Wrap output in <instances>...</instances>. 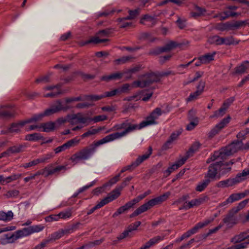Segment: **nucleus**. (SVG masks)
Masks as SVG:
<instances>
[{
	"instance_id": "1",
	"label": "nucleus",
	"mask_w": 249,
	"mask_h": 249,
	"mask_svg": "<svg viewBox=\"0 0 249 249\" xmlns=\"http://www.w3.org/2000/svg\"><path fill=\"white\" fill-rule=\"evenodd\" d=\"M115 129L124 130L121 132H115L114 133L106 136L105 138L107 142L114 140L120 139L125 136L127 134L130 133L135 130L140 129V124H137L135 123V120L129 119L125 120L123 123L115 125Z\"/></svg>"
},
{
	"instance_id": "2",
	"label": "nucleus",
	"mask_w": 249,
	"mask_h": 249,
	"mask_svg": "<svg viewBox=\"0 0 249 249\" xmlns=\"http://www.w3.org/2000/svg\"><path fill=\"white\" fill-rule=\"evenodd\" d=\"M107 142V141L104 137L96 142H94L89 146L85 147L76 152L71 157L70 160L74 164L78 163L81 160H88L95 153L97 147Z\"/></svg>"
},
{
	"instance_id": "3",
	"label": "nucleus",
	"mask_w": 249,
	"mask_h": 249,
	"mask_svg": "<svg viewBox=\"0 0 249 249\" xmlns=\"http://www.w3.org/2000/svg\"><path fill=\"white\" fill-rule=\"evenodd\" d=\"M242 146V141L239 140L235 141L231 143L228 146L222 149L220 151L214 152L211 157L207 160L206 162L209 163L211 161L216 160L226 159L228 156L233 154L238 150H243Z\"/></svg>"
},
{
	"instance_id": "4",
	"label": "nucleus",
	"mask_w": 249,
	"mask_h": 249,
	"mask_svg": "<svg viewBox=\"0 0 249 249\" xmlns=\"http://www.w3.org/2000/svg\"><path fill=\"white\" fill-rule=\"evenodd\" d=\"M171 195V193L167 192L162 195L151 199L148 201L147 202L144 203L136 209L134 212L132 213L130 215V218L134 217L139 214L147 211L150 209L152 207L155 205L161 203L162 202L166 200Z\"/></svg>"
},
{
	"instance_id": "5",
	"label": "nucleus",
	"mask_w": 249,
	"mask_h": 249,
	"mask_svg": "<svg viewBox=\"0 0 249 249\" xmlns=\"http://www.w3.org/2000/svg\"><path fill=\"white\" fill-rule=\"evenodd\" d=\"M139 78L140 80L135 81L133 83V85L135 87L143 88L160 81L158 72L146 73L140 76Z\"/></svg>"
},
{
	"instance_id": "6",
	"label": "nucleus",
	"mask_w": 249,
	"mask_h": 249,
	"mask_svg": "<svg viewBox=\"0 0 249 249\" xmlns=\"http://www.w3.org/2000/svg\"><path fill=\"white\" fill-rule=\"evenodd\" d=\"M114 32V29L112 28H106L104 30H100L97 33L98 36H94L92 37L90 39L85 42L83 45H86L91 43L97 44L107 42L109 41V39L106 38L100 39L99 37H108L111 34H113Z\"/></svg>"
},
{
	"instance_id": "7",
	"label": "nucleus",
	"mask_w": 249,
	"mask_h": 249,
	"mask_svg": "<svg viewBox=\"0 0 249 249\" xmlns=\"http://www.w3.org/2000/svg\"><path fill=\"white\" fill-rule=\"evenodd\" d=\"M247 23L246 20H238L232 22L228 21L225 23H218L216 25V28L220 31L234 30L245 26Z\"/></svg>"
},
{
	"instance_id": "8",
	"label": "nucleus",
	"mask_w": 249,
	"mask_h": 249,
	"mask_svg": "<svg viewBox=\"0 0 249 249\" xmlns=\"http://www.w3.org/2000/svg\"><path fill=\"white\" fill-rule=\"evenodd\" d=\"M44 227L41 225H33L27 228H23L22 230L16 231L17 237L16 238H20L23 237L28 236L35 232H38L42 231Z\"/></svg>"
},
{
	"instance_id": "9",
	"label": "nucleus",
	"mask_w": 249,
	"mask_h": 249,
	"mask_svg": "<svg viewBox=\"0 0 249 249\" xmlns=\"http://www.w3.org/2000/svg\"><path fill=\"white\" fill-rule=\"evenodd\" d=\"M179 45L177 42L171 41L162 47H157L150 50L148 54L151 55H158L164 52H168Z\"/></svg>"
},
{
	"instance_id": "10",
	"label": "nucleus",
	"mask_w": 249,
	"mask_h": 249,
	"mask_svg": "<svg viewBox=\"0 0 249 249\" xmlns=\"http://www.w3.org/2000/svg\"><path fill=\"white\" fill-rule=\"evenodd\" d=\"M71 107L69 106H63L60 100L56 101V104L52 106L50 108L46 109L43 113L44 116H49L61 111H66Z\"/></svg>"
},
{
	"instance_id": "11",
	"label": "nucleus",
	"mask_w": 249,
	"mask_h": 249,
	"mask_svg": "<svg viewBox=\"0 0 249 249\" xmlns=\"http://www.w3.org/2000/svg\"><path fill=\"white\" fill-rule=\"evenodd\" d=\"M209 199V198L207 196H204L197 199H193L189 202L186 201L182 207L179 208V210H188L194 206H198L203 203L207 201Z\"/></svg>"
},
{
	"instance_id": "12",
	"label": "nucleus",
	"mask_w": 249,
	"mask_h": 249,
	"mask_svg": "<svg viewBox=\"0 0 249 249\" xmlns=\"http://www.w3.org/2000/svg\"><path fill=\"white\" fill-rule=\"evenodd\" d=\"M216 162L218 166H219L218 168L219 172L218 179H219L221 176H223L229 172L231 170V166L234 163L232 160L229 162L219 160V161H216Z\"/></svg>"
},
{
	"instance_id": "13",
	"label": "nucleus",
	"mask_w": 249,
	"mask_h": 249,
	"mask_svg": "<svg viewBox=\"0 0 249 249\" xmlns=\"http://www.w3.org/2000/svg\"><path fill=\"white\" fill-rule=\"evenodd\" d=\"M15 110L10 105H1L0 107V118H9L14 116Z\"/></svg>"
},
{
	"instance_id": "14",
	"label": "nucleus",
	"mask_w": 249,
	"mask_h": 249,
	"mask_svg": "<svg viewBox=\"0 0 249 249\" xmlns=\"http://www.w3.org/2000/svg\"><path fill=\"white\" fill-rule=\"evenodd\" d=\"M219 167L216 162L210 164L208 168L207 174L205 176V178L210 179L211 181L216 179V178H218V176L217 174H219L218 169Z\"/></svg>"
},
{
	"instance_id": "15",
	"label": "nucleus",
	"mask_w": 249,
	"mask_h": 249,
	"mask_svg": "<svg viewBox=\"0 0 249 249\" xmlns=\"http://www.w3.org/2000/svg\"><path fill=\"white\" fill-rule=\"evenodd\" d=\"M122 189H122L119 186L117 187L109 194V195L107 197L102 200L103 203L105 205L109 202L118 198L120 196L121 194L120 192Z\"/></svg>"
},
{
	"instance_id": "16",
	"label": "nucleus",
	"mask_w": 249,
	"mask_h": 249,
	"mask_svg": "<svg viewBox=\"0 0 249 249\" xmlns=\"http://www.w3.org/2000/svg\"><path fill=\"white\" fill-rule=\"evenodd\" d=\"M68 118H71V119L74 120L77 119V122L83 124H86V125H88L89 123L91 122V118L88 117H83L81 114L77 113L73 115H67Z\"/></svg>"
},
{
	"instance_id": "17",
	"label": "nucleus",
	"mask_w": 249,
	"mask_h": 249,
	"mask_svg": "<svg viewBox=\"0 0 249 249\" xmlns=\"http://www.w3.org/2000/svg\"><path fill=\"white\" fill-rule=\"evenodd\" d=\"M185 161V159L181 158L180 159L178 160L172 166L169 167L168 169L164 171V174L166 175V176H169L174 171L178 169L179 167L183 165Z\"/></svg>"
},
{
	"instance_id": "18",
	"label": "nucleus",
	"mask_w": 249,
	"mask_h": 249,
	"mask_svg": "<svg viewBox=\"0 0 249 249\" xmlns=\"http://www.w3.org/2000/svg\"><path fill=\"white\" fill-rule=\"evenodd\" d=\"M234 214L231 213V210L229 213L223 219V222L226 224L228 228H231L237 223L236 219L234 216Z\"/></svg>"
},
{
	"instance_id": "19",
	"label": "nucleus",
	"mask_w": 249,
	"mask_h": 249,
	"mask_svg": "<svg viewBox=\"0 0 249 249\" xmlns=\"http://www.w3.org/2000/svg\"><path fill=\"white\" fill-rule=\"evenodd\" d=\"M134 206V205L131 200L127 202L124 206L119 207L113 214L112 217H115L122 213L127 212L130 209L133 208Z\"/></svg>"
},
{
	"instance_id": "20",
	"label": "nucleus",
	"mask_w": 249,
	"mask_h": 249,
	"mask_svg": "<svg viewBox=\"0 0 249 249\" xmlns=\"http://www.w3.org/2000/svg\"><path fill=\"white\" fill-rule=\"evenodd\" d=\"M200 146V143L199 142H195L186 152L185 156L182 158L185 159L186 161L189 158L193 156L194 154L199 149Z\"/></svg>"
},
{
	"instance_id": "21",
	"label": "nucleus",
	"mask_w": 249,
	"mask_h": 249,
	"mask_svg": "<svg viewBox=\"0 0 249 249\" xmlns=\"http://www.w3.org/2000/svg\"><path fill=\"white\" fill-rule=\"evenodd\" d=\"M140 23L141 24L152 27L156 24L157 20L154 17H152L148 15H145L141 19Z\"/></svg>"
},
{
	"instance_id": "22",
	"label": "nucleus",
	"mask_w": 249,
	"mask_h": 249,
	"mask_svg": "<svg viewBox=\"0 0 249 249\" xmlns=\"http://www.w3.org/2000/svg\"><path fill=\"white\" fill-rule=\"evenodd\" d=\"M237 184L234 178H229L225 180H221L217 182L216 184V187L219 188H227Z\"/></svg>"
},
{
	"instance_id": "23",
	"label": "nucleus",
	"mask_w": 249,
	"mask_h": 249,
	"mask_svg": "<svg viewBox=\"0 0 249 249\" xmlns=\"http://www.w3.org/2000/svg\"><path fill=\"white\" fill-rule=\"evenodd\" d=\"M152 152V148L151 146H149L147 152L142 156H139L138 158L134 162H133L136 167H138L142 162L148 159L149 158L150 156L151 155Z\"/></svg>"
},
{
	"instance_id": "24",
	"label": "nucleus",
	"mask_w": 249,
	"mask_h": 249,
	"mask_svg": "<svg viewBox=\"0 0 249 249\" xmlns=\"http://www.w3.org/2000/svg\"><path fill=\"white\" fill-rule=\"evenodd\" d=\"M213 219H208L202 222L197 223L193 228L189 230L192 235L196 233L198 230L206 226L213 221Z\"/></svg>"
},
{
	"instance_id": "25",
	"label": "nucleus",
	"mask_w": 249,
	"mask_h": 249,
	"mask_svg": "<svg viewBox=\"0 0 249 249\" xmlns=\"http://www.w3.org/2000/svg\"><path fill=\"white\" fill-rule=\"evenodd\" d=\"M124 73L117 72L112 73L109 75H104L101 78L102 81L109 82L111 80H119L122 78Z\"/></svg>"
},
{
	"instance_id": "26",
	"label": "nucleus",
	"mask_w": 249,
	"mask_h": 249,
	"mask_svg": "<svg viewBox=\"0 0 249 249\" xmlns=\"http://www.w3.org/2000/svg\"><path fill=\"white\" fill-rule=\"evenodd\" d=\"M26 147V145L25 144L14 145L7 149V152H8L9 155L11 154L19 153L23 152Z\"/></svg>"
},
{
	"instance_id": "27",
	"label": "nucleus",
	"mask_w": 249,
	"mask_h": 249,
	"mask_svg": "<svg viewBox=\"0 0 249 249\" xmlns=\"http://www.w3.org/2000/svg\"><path fill=\"white\" fill-rule=\"evenodd\" d=\"M181 132L179 131H177L176 132H173L170 135L169 139L167 141V142L163 144L162 146L163 149L166 150L170 147L171 144L173 142L176 140L179 135L180 134Z\"/></svg>"
},
{
	"instance_id": "28",
	"label": "nucleus",
	"mask_w": 249,
	"mask_h": 249,
	"mask_svg": "<svg viewBox=\"0 0 249 249\" xmlns=\"http://www.w3.org/2000/svg\"><path fill=\"white\" fill-rule=\"evenodd\" d=\"M105 126H100L98 128H93V127L92 126L89 129L87 132L83 133L81 136V137L82 139H84L86 137H89L91 136L95 135L99 133L100 131L103 130L105 129Z\"/></svg>"
},
{
	"instance_id": "29",
	"label": "nucleus",
	"mask_w": 249,
	"mask_h": 249,
	"mask_svg": "<svg viewBox=\"0 0 249 249\" xmlns=\"http://www.w3.org/2000/svg\"><path fill=\"white\" fill-rule=\"evenodd\" d=\"M140 12V9H139V8L135 9L134 10H129V11H128L129 16H127L126 17H125V18H119L117 19V21L118 22H122L123 20L133 19L139 15Z\"/></svg>"
},
{
	"instance_id": "30",
	"label": "nucleus",
	"mask_w": 249,
	"mask_h": 249,
	"mask_svg": "<svg viewBox=\"0 0 249 249\" xmlns=\"http://www.w3.org/2000/svg\"><path fill=\"white\" fill-rule=\"evenodd\" d=\"M229 104L224 102L221 107L218 110L215 111L213 114L210 116V118H219L223 116L226 113V110L229 106Z\"/></svg>"
},
{
	"instance_id": "31",
	"label": "nucleus",
	"mask_w": 249,
	"mask_h": 249,
	"mask_svg": "<svg viewBox=\"0 0 249 249\" xmlns=\"http://www.w3.org/2000/svg\"><path fill=\"white\" fill-rule=\"evenodd\" d=\"M14 216L13 213L11 211H9L7 213L3 211H0V220L4 222L11 221Z\"/></svg>"
},
{
	"instance_id": "32",
	"label": "nucleus",
	"mask_w": 249,
	"mask_h": 249,
	"mask_svg": "<svg viewBox=\"0 0 249 249\" xmlns=\"http://www.w3.org/2000/svg\"><path fill=\"white\" fill-rule=\"evenodd\" d=\"M239 42L240 40L235 41L232 36L226 37H221V45H237L239 43Z\"/></svg>"
},
{
	"instance_id": "33",
	"label": "nucleus",
	"mask_w": 249,
	"mask_h": 249,
	"mask_svg": "<svg viewBox=\"0 0 249 249\" xmlns=\"http://www.w3.org/2000/svg\"><path fill=\"white\" fill-rule=\"evenodd\" d=\"M164 239V236H157L151 239H150L148 242H147L144 246L146 249H149L150 247L154 245L156 243H158L160 241H162Z\"/></svg>"
},
{
	"instance_id": "34",
	"label": "nucleus",
	"mask_w": 249,
	"mask_h": 249,
	"mask_svg": "<svg viewBox=\"0 0 249 249\" xmlns=\"http://www.w3.org/2000/svg\"><path fill=\"white\" fill-rule=\"evenodd\" d=\"M248 177H249V175L246 169H245L241 173L237 174L234 178L236 184H238L247 178Z\"/></svg>"
},
{
	"instance_id": "35",
	"label": "nucleus",
	"mask_w": 249,
	"mask_h": 249,
	"mask_svg": "<svg viewBox=\"0 0 249 249\" xmlns=\"http://www.w3.org/2000/svg\"><path fill=\"white\" fill-rule=\"evenodd\" d=\"M249 61H245L240 66L236 67L235 69V73L237 74H243L245 73L247 69H249Z\"/></svg>"
},
{
	"instance_id": "36",
	"label": "nucleus",
	"mask_w": 249,
	"mask_h": 249,
	"mask_svg": "<svg viewBox=\"0 0 249 249\" xmlns=\"http://www.w3.org/2000/svg\"><path fill=\"white\" fill-rule=\"evenodd\" d=\"M205 178V179L202 181L199 182L197 185L196 188V191L199 192L203 191L211 182V180L210 179H207L206 178Z\"/></svg>"
},
{
	"instance_id": "37",
	"label": "nucleus",
	"mask_w": 249,
	"mask_h": 249,
	"mask_svg": "<svg viewBox=\"0 0 249 249\" xmlns=\"http://www.w3.org/2000/svg\"><path fill=\"white\" fill-rule=\"evenodd\" d=\"M104 241V239H101L100 240H95L92 242H89L79 248H77V249H89L95 246L100 245Z\"/></svg>"
},
{
	"instance_id": "38",
	"label": "nucleus",
	"mask_w": 249,
	"mask_h": 249,
	"mask_svg": "<svg viewBox=\"0 0 249 249\" xmlns=\"http://www.w3.org/2000/svg\"><path fill=\"white\" fill-rule=\"evenodd\" d=\"M248 237H249V236L247 235V233L243 232L238 235L234 236L231 239V242L234 244L240 243L245 239H247Z\"/></svg>"
},
{
	"instance_id": "39",
	"label": "nucleus",
	"mask_w": 249,
	"mask_h": 249,
	"mask_svg": "<svg viewBox=\"0 0 249 249\" xmlns=\"http://www.w3.org/2000/svg\"><path fill=\"white\" fill-rule=\"evenodd\" d=\"M40 127L43 128V131L44 132H50L54 129L55 124L52 122L42 123L40 124Z\"/></svg>"
},
{
	"instance_id": "40",
	"label": "nucleus",
	"mask_w": 249,
	"mask_h": 249,
	"mask_svg": "<svg viewBox=\"0 0 249 249\" xmlns=\"http://www.w3.org/2000/svg\"><path fill=\"white\" fill-rule=\"evenodd\" d=\"M170 111L169 109H167L166 111H162L161 109L159 107H156L154 109L152 112L150 114V115L154 120L156 121L158 117L160 116L162 113H165Z\"/></svg>"
},
{
	"instance_id": "41",
	"label": "nucleus",
	"mask_w": 249,
	"mask_h": 249,
	"mask_svg": "<svg viewBox=\"0 0 249 249\" xmlns=\"http://www.w3.org/2000/svg\"><path fill=\"white\" fill-rule=\"evenodd\" d=\"M142 69L141 65H137L133 68H131L128 70L125 71L124 73L127 74L128 76L126 77L127 79H129L131 77V76L133 74H135L141 71Z\"/></svg>"
},
{
	"instance_id": "42",
	"label": "nucleus",
	"mask_w": 249,
	"mask_h": 249,
	"mask_svg": "<svg viewBox=\"0 0 249 249\" xmlns=\"http://www.w3.org/2000/svg\"><path fill=\"white\" fill-rule=\"evenodd\" d=\"M157 124V122L155 120H154L153 118H152L151 117V116L149 115V116H148L146 117L145 120L141 122L140 124V127L141 128H142L146 126L150 125H152V124Z\"/></svg>"
},
{
	"instance_id": "43",
	"label": "nucleus",
	"mask_w": 249,
	"mask_h": 249,
	"mask_svg": "<svg viewBox=\"0 0 249 249\" xmlns=\"http://www.w3.org/2000/svg\"><path fill=\"white\" fill-rule=\"evenodd\" d=\"M249 202V199H246L238 203V205L233 207L231 210V213H237L239 211L243 209Z\"/></svg>"
},
{
	"instance_id": "44",
	"label": "nucleus",
	"mask_w": 249,
	"mask_h": 249,
	"mask_svg": "<svg viewBox=\"0 0 249 249\" xmlns=\"http://www.w3.org/2000/svg\"><path fill=\"white\" fill-rule=\"evenodd\" d=\"M43 137L40 134L34 133L33 134H27L25 136V140L29 141H36L43 139Z\"/></svg>"
},
{
	"instance_id": "45",
	"label": "nucleus",
	"mask_w": 249,
	"mask_h": 249,
	"mask_svg": "<svg viewBox=\"0 0 249 249\" xmlns=\"http://www.w3.org/2000/svg\"><path fill=\"white\" fill-rule=\"evenodd\" d=\"M43 117H44V116L43 113L34 115L31 118L27 119V120L24 121V122L21 124L25 125V124L28 123H31L33 122H36L39 121L41 120Z\"/></svg>"
},
{
	"instance_id": "46",
	"label": "nucleus",
	"mask_w": 249,
	"mask_h": 249,
	"mask_svg": "<svg viewBox=\"0 0 249 249\" xmlns=\"http://www.w3.org/2000/svg\"><path fill=\"white\" fill-rule=\"evenodd\" d=\"M215 54V53L214 52L213 53L206 54L200 56V57L202 60V62H203L204 64H207L214 59V56Z\"/></svg>"
},
{
	"instance_id": "47",
	"label": "nucleus",
	"mask_w": 249,
	"mask_h": 249,
	"mask_svg": "<svg viewBox=\"0 0 249 249\" xmlns=\"http://www.w3.org/2000/svg\"><path fill=\"white\" fill-rule=\"evenodd\" d=\"M80 142V139L78 137H75L74 138L71 139L67 141L66 143L68 149L71 147H74L79 144Z\"/></svg>"
},
{
	"instance_id": "48",
	"label": "nucleus",
	"mask_w": 249,
	"mask_h": 249,
	"mask_svg": "<svg viewBox=\"0 0 249 249\" xmlns=\"http://www.w3.org/2000/svg\"><path fill=\"white\" fill-rule=\"evenodd\" d=\"M151 193V191L148 190L145 192L143 194L138 196L137 197L131 200V201L132 202L134 205H135L136 204L138 203L139 201L145 198L148 195H150Z\"/></svg>"
},
{
	"instance_id": "49",
	"label": "nucleus",
	"mask_w": 249,
	"mask_h": 249,
	"mask_svg": "<svg viewBox=\"0 0 249 249\" xmlns=\"http://www.w3.org/2000/svg\"><path fill=\"white\" fill-rule=\"evenodd\" d=\"M241 199L242 198L240 193L232 194L227 198V202L231 204Z\"/></svg>"
},
{
	"instance_id": "50",
	"label": "nucleus",
	"mask_w": 249,
	"mask_h": 249,
	"mask_svg": "<svg viewBox=\"0 0 249 249\" xmlns=\"http://www.w3.org/2000/svg\"><path fill=\"white\" fill-rule=\"evenodd\" d=\"M24 121H21L18 124H12L9 128V131L11 132H18L20 130V128L24 125L21 124Z\"/></svg>"
},
{
	"instance_id": "51",
	"label": "nucleus",
	"mask_w": 249,
	"mask_h": 249,
	"mask_svg": "<svg viewBox=\"0 0 249 249\" xmlns=\"http://www.w3.org/2000/svg\"><path fill=\"white\" fill-rule=\"evenodd\" d=\"M209 43L211 44H215L216 45H221V37L218 36H210L208 40Z\"/></svg>"
},
{
	"instance_id": "52",
	"label": "nucleus",
	"mask_w": 249,
	"mask_h": 249,
	"mask_svg": "<svg viewBox=\"0 0 249 249\" xmlns=\"http://www.w3.org/2000/svg\"><path fill=\"white\" fill-rule=\"evenodd\" d=\"M63 232L64 231L62 230V229H60L57 231L52 234L50 238L48 239L47 240H50L51 241L52 240H55L56 239H58L64 235Z\"/></svg>"
},
{
	"instance_id": "53",
	"label": "nucleus",
	"mask_w": 249,
	"mask_h": 249,
	"mask_svg": "<svg viewBox=\"0 0 249 249\" xmlns=\"http://www.w3.org/2000/svg\"><path fill=\"white\" fill-rule=\"evenodd\" d=\"M67 168L65 165H59L56 167H53V164H52V170L53 172V175L56 174L58 175L61 171L65 172Z\"/></svg>"
},
{
	"instance_id": "54",
	"label": "nucleus",
	"mask_w": 249,
	"mask_h": 249,
	"mask_svg": "<svg viewBox=\"0 0 249 249\" xmlns=\"http://www.w3.org/2000/svg\"><path fill=\"white\" fill-rule=\"evenodd\" d=\"M133 57L131 56H123L120 58L116 59L114 62L117 65L122 64L125 63L129 61Z\"/></svg>"
},
{
	"instance_id": "55",
	"label": "nucleus",
	"mask_w": 249,
	"mask_h": 249,
	"mask_svg": "<svg viewBox=\"0 0 249 249\" xmlns=\"http://www.w3.org/2000/svg\"><path fill=\"white\" fill-rule=\"evenodd\" d=\"M223 224L220 223L218 226H217V227H215L214 228L209 230L207 234L200 235L199 237H203V239H205L209 235H210L211 234L215 233L216 231H217L223 226Z\"/></svg>"
},
{
	"instance_id": "56",
	"label": "nucleus",
	"mask_w": 249,
	"mask_h": 249,
	"mask_svg": "<svg viewBox=\"0 0 249 249\" xmlns=\"http://www.w3.org/2000/svg\"><path fill=\"white\" fill-rule=\"evenodd\" d=\"M43 176L45 177H48L49 176L53 175V172L52 170V164H49L44 168L42 169Z\"/></svg>"
},
{
	"instance_id": "57",
	"label": "nucleus",
	"mask_w": 249,
	"mask_h": 249,
	"mask_svg": "<svg viewBox=\"0 0 249 249\" xmlns=\"http://www.w3.org/2000/svg\"><path fill=\"white\" fill-rule=\"evenodd\" d=\"M231 120V117L230 116H228L226 118L223 119L219 123L217 124L216 125L220 129H222Z\"/></svg>"
},
{
	"instance_id": "58",
	"label": "nucleus",
	"mask_w": 249,
	"mask_h": 249,
	"mask_svg": "<svg viewBox=\"0 0 249 249\" xmlns=\"http://www.w3.org/2000/svg\"><path fill=\"white\" fill-rule=\"evenodd\" d=\"M199 235H197L196 237L195 238H192L190 240H189L187 243L186 244H184L183 245H182V246H181V247H182V248L183 249H185L186 248H189V245H190L191 244H192L193 242H194L195 241H196V242H198L201 239H203V237H199Z\"/></svg>"
},
{
	"instance_id": "59",
	"label": "nucleus",
	"mask_w": 249,
	"mask_h": 249,
	"mask_svg": "<svg viewBox=\"0 0 249 249\" xmlns=\"http://www.w3.org/2000/svg\"><path fill=\"white\" fill-rule=\"evenodd\" d=\"M85 99L87 100H90L91 101H98L103 98H104L103 94L101 95H89L85 96Z\"/></svg>"
},
{
	"instance_id": "60",
	"label": "nucleus",
	"mask_w": 249,
	"mask_h": 249,
	"mask_svg": "<svg viewBox=\"0 0 249 249\" xmlns=\"http://www.w3.org/2000/svg\"><path fill=\"white\" fill-rule=\"evenodd\" d=\"M104 98L111 97L117 95H120L118 89H114L111 91H106L103 93Z\"/></svg>"
},
{
	"instance_id": "61",
	"label": "nucleus",
	"mask_w": 249,
	"mask_h": 249,
	"mask_svg": "<svg viewBox=\"0 0 249 249\" xmlns=\"http://www.w3.org/2000/svg\"><path fill=\"white\" fill-rule=\"evenodd\" d=\"M21 176V174H12V175L7 177L5 178V183H8L13 181L16 180L19 178H20Z\"/></svg>"
},
{
	"instance_id": "62",
	"label": "nucleus",
	"mask_w": 249,
	"mask_h": 249,
	"mask_svg": "<svg viewBox=\"0 0 249 249\" xmlns=\"http://www.w3.org/2000/svg\"><path fill=\"white\" fill-rule=\"evenodd\" d=\"M53 157L52 153H48L46 155H42L40 158L37 159L39 163H45Z\"/></svg>"
},
{
	"instance_id": "63",
	"label": "nucleus",
	"mask_w": 249,
	"mask_h": 249,
	"mask_svg": "<svg viewBox=\"0 0 249 249\" xmlns=\"http://www.w3.org/2000/svg\"><path fill=\"white\" fill-rule=\"evenodd\" d=\"M17 237V234L16 232L13 234H4V237L7 240V243H13L15 240H17L18 238H16Z\"/></svg>"
},
{
	"instance_id": "64",
	"label": "nucleus",
	"mask_w": 249,
	"mask_h": 249,
	"mask_svg": "<svg viewBox=\"0 0 249 249\" xmlns=\"http://www.w3.org/2000/svg\"><path fill=\"white\" fill-rule=\"evenodd\" d=\"M72 215V213L71 210L63 211L58 213V216L60 219H67L71 217Z\"/></svg>"
}]
</instances>
